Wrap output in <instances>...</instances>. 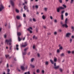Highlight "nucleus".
Returning a JSON list of instances; mask_svg holds the SVG:
<instances>
[{
    "mask_svg": "<svg viewBox=\"0 0 74 74\" xmlns=\"http://www.w3.org/2000/svg\"><path fill=\"white\" fill-rule=\"evenodd\" d=\"M5 42L7 43V44H8L11 45V42H12V39L11 38L9 40H6Z\"/></svg>",
    "mask_w": 74,
    "mask_h": 74,
    "instance_id": "obj_1",
    "label": "nucleus"
},
{
    "mask_svg": "<svg viewBox=\"0 0 74 74\" xmlns=\"http://www.w3.org/2000/svg\"><path fill=\"white\" fill-rule=\"evenodd\" d=\"M65 24H63L62 25V27H65L66 28H67L68 26L67 25V18H66L65 21Z\"/></svg>",
    "mask_w": 74,
    "mask_h": 74,
    "instance_id": "obj_2",
    "label": "nucleus"
},
{
    "mask_svg": "<svg viewBox=\"0 0 74 74\" xmlns=\"http://www.w3.org/2000/svg\"><path fill=\"white\" fill-rule=\"evenodd\" d=\"M27 45V43L26 42H25L23 44H22L21 45V47H25Z\"/></svg>",
    "mask_w": 74,
    "mask_h": 74,
    "instance_id": "obj_3",
    "label": "nucleus"
},
{
    "mask_svg": "<svg viewBox=\"0 0 74 74\" xmlns=\"http://www.w3.org/2000/svg\"><path fill=\"white\" fill-rule=\"evenodd\" d=\"M31 30H33L32 27H30L27 29L28 31H29L30 33H32V31H31Z\"/></svg>",
    "mask_w": 74,
    "mask_h": 74,
    "instance_id": "obj_4",
    "label": "nucleus"
},
{
    "mask_svg": "<svg viewBox=\"0 0 74 74\" xmlns=\"http://www.w3.org/2000/svg\"><path fill=\"white\" fill-rule=\"evenodd\" d=\"M3 9H4V7H3V5L2 4L1 5L0 7V12L2 10H3Z\"/></svg>",
    "mask_w": 74,
    "mask_h": 74,
    "instance_id": "obj_5",
    "label": "nucleus"
},
{
    "mask_svg": "<svg viewBox=\"0 0 74 74\" xmlns=\"http://www.w3.org/2000/svg\"><path fill=\"white\" fill-rule=\"evenodd\" d=\"M70 35H71V34L70 33H67L66 34V37H69Z\"/></svg>",
    "mask_w": 74,
    "mask_h": 74,
    "instance_id": "obj_6",
    "label": "nucleus"
},
{
    "mask_svg": "<svg viewBox=\"0 0 74 74\" xmlns=\"http://www.w3.org/2000/svg\"><path fill=\"white\" fill-rule=\"evenodd\" d=\"M10 3L11 4V5L12 6V7H14V2L13 1L11 0L10 1Z\"/></svg>",
    "mask_w": 74,
    "mask_h": 74,
    "instance_id": "obj_7",
    "label": "nucleus"
},
{
    "mask_svg": "<svg viewBox=\"0 0 74 74\" xmlns=\"http://www.w3.org/2000/svg\"><path fill=\"white\" fill-rule=\"evenodd\" d=\"M18 45H16V48H14L15 49H16V50H17V51H18V50H19V48H18Z\"/></svg>",
    "mask_w": 74,
    "mask_h": 74,
    "instance_id": "obj_8",
    "label": "nucleus"
},
{
    "mask_svg": "<svg viewBox=\"0 0 74 74\" xmlns=\"http://www.w3.org/2000/svg\"><path fill=\"white\" fill-rule=\"evenodd\" d=\"M21 70L23 71H24V70H25V67H24V66H21Z\"/></svg>",
    "mask_w": 74,
    "mask_h": 74,
    "instance_id": "obj_9",
    "label": "nucleus"
},
{
    "mask_svg": "<svg viewBox=\"0 0 74 74\" xmlns=\"http://www.w3.org/2000/svg\"><path fill=\"white\" fill-rule=\"evenodd\" d=\"M60 66H58L54 67V69H58Z\"/></svg>",
    "mask_w": 74,
    "mask_h": 74,
    "instance_id": "obj_10",
    "label": "nucleus"
},
{
    "mask_svg": "<svg viewBox=\"0 0 74 74\" xmlns=\"http://www.w3.org/2000/svg\"><path fill=\"white\" fill-rule=\"evenodd\" d=\"M60 10H64V8L62 7V6H60L59 7Z\"/></svg>",
    "mask_w": 74,
    "mask_h": 74,
    "instance_id": "obj_11",
    "label": "nucleus"
},
{
    "mask_svg": "<svg viewBox=\"0 0 74 74\" xmlns=\"http://www.w3.org/2000/svg\"><path fill=\"white\" fill-rule=\"evenodd\" d=\"M42 18L43 19H44H44H45L46 18V17H45V16L43 15L42 16Z\"/></svg>",
    "mask_w": 74,
    "mask_h": 74,
    "instance_id": "obj_12",
    "label": "nucleus"
},
{
    "mask_svg": "<svg viewBox=\"0 0 74 74\" xmlns=\"http://www.w3.org/2000/svg\"><path fill=\"white\" fill-rule=\"evenodd\" d=\"M60 9L59 8L57 9V11L58 12H60Z\"/></svg>",
    "mask_w": 74,
    "mask_h": 74,
    "instance_id": "obj_13",
    "label": "nucleus"
},
{
    "mask_svg": "<svg viewBox=\"0 0 74 74\" xmlns=\"http://www.w3.org/2000/svg\"><path fill=\"white\" fill-rule=\"evenodd\" d=\"M17 35L18 36H20L21 35V33L20 32H17Z\"/></svg>",
    "mask_w": 74,
    "mask_h": 74,
    "instance_id": "obj_14",
    "label": "nucleus"
},
{
    "mask_svg": "<svg viewBox=\"0 0 74 74\" xmlns=\"http://www.w3.org/2000/svg\"><path fill=\"white\" fill-rule=\"evenodd\" d=\"M54 61L55 62H56L57 61V58H54Z\"/></svg>",
    "mask_w": 74,
    "mask_h": 74,
    "instance_id": "obj_15",
    "label": "nucleus"
},
{
    "mask_svg": "<svg viewBox=\"0 0 74 74\" xmlns=\"http://www.w3.org/2000/svg\"><path fill=\"white\" fill-rule=\"evenodd\" d=\"M16 18L17 19H20V17L18 16H16Z\"/></svg>",
    "mask_w": 74,
    "mask_h": 74,
    "instance_id": "obj_16",
    "label": "nucleus"
},
{
    "mask_svg": "<svg viewBox=\"0 0 74 74\" xmlns=\"http://www.w3.org/2000/svg\"><path fill=\"white\" fill-rule=\"evenodd\" d=\"M50 62L52 64H53V61L52 60H50Z\"/></svg>",
    "mask_w": 74,
    "mask_h": 74,
    "instance_id": "obj_17",
    "label": "nucleus"
},
{
    "mask_svg": "<svg viewBox=\"0 0 74 74\" xmlns=\"http://www.w3.org/2000/svg\"><path fill=\"white\" fill-rule=\"evenodd\" d=\"M18 40L19 41H21V40H22L21 38H20V37L19 36H18Z\"/></svg>",
    "mask_w": 74,
    "mask_h": 74,
    "instance_id": "obj_18",
    "label": "nucleus"
},
{
    "mask_svg": "<svg viewBox=\"0 0 74 74\" xmlns=\"http://www.w3.org/2000/svg\"><path fill=\"white\" fill-rule=\"evenodd\" d=\"M63 14L61 15V19L62 20H63Z\"/></svg>",
    "mask_w": 74,
    "mask_h": 74,
    "instance_id": "obj_19",
    "label": "nucleus"
},
{
    "mask_svg": "<svg viewBox=\"0 0 74 74\" xmlns=\"http://www.w3.org/2000/svg\"><path fill=\"white\" fill-rule=\"evenodd\" d=\"M49 63H48V61H47L45 62V65H48Z\"/></svg>",
    "mask_w": 74,
    "mask_h": 74,
    "instance_id": "obj_20",
    "label": "nucleus"
},
{
    "mask_svg": "<svg viewBox=\"0 0 74 74\" xmlns=\"http://www.w3.org/2000/svg\"><path fill=\"white\" fill-rule=\"evenodd\" d=\"M33 39H34V38H35V39H37V37H36V36L34 35L33 36Z\"/></svg>",
    "mask_w": 74,
    "mask_h": 74,
    "instance_id": "obj_21",
    "label": "nucleus"
},
{
    "mask_svg": "<svg viewBox=\"0 0 74 74\" xmlns=\"http://www.w3.org/2000/svg\"><path fill=\"white\" fill-rule=\"evenodd\" d=\"M30 66L31 67H32V68H34V67H35V66L34 65H33L32 64H30Z\"/></svg>",
    "mask_w": 74,
    "mask_h": 74,
    "instance_id": "obj_22",
    "label": "nucleus"
},
{
    "mask_svg": "<svg viewBox=\"0 0 74 74\" xmlns=\"http://www.w3.org/2000/svg\"><path fill=\"white\" fill-rule=\"evenodd\" d=\"M62 6L63 7V8H66V5L64 4Z\"/></svg>",
    "mask_w": 74,
    "mask_h": 74,
    "instance_id": "obj_23",
    "label": "nucleus"
},
{
    "mask_svg": "<svg viewBox=\"0 0 74 74\" xmlns=\"http://www.w3.org/2000/svg\"><path fill=\"white\" fill-rule=\"evenodd\" d=\"M29 49V48L28 47H27L26 48H25V49H24V51H27V49Z\"/></svg>",
    "mask_w": 74,
    "mask_h": 74,
    "instance_id": "obj_24",
    "label": "nucleus"
},
{
    "mask_svg": "<svg viewBox=\"0 0 74 74\" xmlns=\"http://www.w3.org/2000/svg\"><path fill=\"white\" fill-rule=\"evenodd\" d=\"M69 41H70V43H71V42H72V41H73V39L70 38Z\"/></svg>",
    "mask_w": 74,
    "mask_h": 74,
    "instance_id": "obj_25",
    "label": "nucleus"
},
{
    "mask_svg": "<svg viewBox=\"0 0 74 74\" xmlns=\"http://www.w3.org/2000/svg\"><path fill=\"white\" fill-rule=\"evenodd\" d=\"M74 1V0H71L70 3L71 4H73V2Z\"/></svg>",
    "mask_w": 74,
    "mask_h": 74,
    "instance_id": "obj_26",
    "label": "nucleus"
},
{
    "mask_svg": "<svg viewBox=\"0 0 74 74\" xmlns=\"http://www.w3.org/2000/svg\"><path fill=\"white\" fill-rule=\"evenodd\" d=\"M71 29H72L73 31H74V26H72L71 27Z\"/></svg>",
    "mask_w": 74,
    "mask_h": 74,
    "instance_id": "obj_27",
    "label": "nucleus"
},
{
    "mask_svg": "<svg viewBox=\"0 0 74 74\" xmlns=\"http://www.w3.org/2000/svg\"><path fill=\"white\" fill-rule=\"evenodd\" d=\"M16 11L17 13H18V12H19V10H18V9H16Z\"/></svg>",
    "mask_w": 74,
    "mask_h": 74,
    "instance_id": "obj_28",
    "label": "nucleus"
},
{
    "mask_svg": "<svg viewBox=\"0 0 74 74\" xmlns=\"http://www.w3.org/2000/svg\"><path fill=\"white\" fill-rule=\"evenodd\" d=\"M36 72L37 73H40V70H39V69H37L36 71Z\"/></svg>",
    "mask_w": 74,
    "mask_h": 74,
    "instance_id": "obj_29",
    "label": "nucleus"
},
{
    "mask_svg": "<svg viewBox=\"0 0 74 74\" xmlns=\"http://www.w3.org/2000/svg\"><path fill=\"white\" fill-rule=\"evenodd\" d=\"M5 56L6 58H8V57H9V55H5Z\"/></svg>",
    "mask_w": 74,
    "mask_h": 74,
    "instance_id": "obj_30",
    "label": "nucleus"
},
{
    "mask_svg": "<svg viewBox=\"0 0 74 74\" xmlns=\"http://www.w3.org/2000/svg\"><path fill=\"white\" fill-rule=\"evenodd\" d=\"M59 1L60 3H62V0H58Z\"/></svg>",
    "mask_w": 74,
    "mask_h": 74,
    "instance_id": "obj_31",
    "label": "nucleus"
},
{
    "mask_svg": "<svg viewBox=\"0 0 74 74\" xmlns=\"http://www.w3.org/2000/svg\"><path fill=\"white\" fill-rule=\"evenodd\" d=\"M12 46H11L10 47V50H11L12 49Z\"/></svg>",
    "mask_w": 74,
    "mask_h": 74,
    "instance_id": "obj_32",
    "label": "nucleus"
},
{
    "mask_svg": "<svg viewBox=\"0 0 74 74\" xmlns=\"http://www.w3.org/2000/svg\"><path fill=\"white\" fill-rule=\"evenodd\" d=\"M26 53H26V51H25L23 53V55H26Z\"/></svg>",
    "mask_w": 74,
    "mask_h": 74,
    "instance_id": "obj_33",
    "label": "nucleus"
},
{
    "mask_svg": "<svg viewBox=\"0 0 74 74\" xmlns=\"http://www.w3.org/2000/svg\"><path fill=\"white\" fill-rule=\"evenodd\" d=\"M59 70L60 72H62V71H63V70L61 68H60Z\"/></svg>",
    "mask_w": 74,
    "mask_h": 74,
    "instance_id": "obj_34",
    "label": "nucleus"
},
{
    "mask_svg": "<svg viewBox=\"0 0 74 74\" xmlns=\"http://www.w3.org/2000/svg\"><path fill=\"white\" fill-rule=\"evenodd\" d=\"M57 53H59V52H60V50H59V49H58L57 50Z\"/></svg>",
    "mask_w": 74,
    "mask_h": 74,
    "instance_id": "obj_35",
    "label": "nucleus"
},
{
    "mask_svg": "<svg viewBox=\"0 0 74 74\" xmlns=\"http://www.w3.org/2000/svg\"><path fill=\"white\" fill-rule=\"evenodd\" d=\"M34 58H32L31 59V62H33V61L34 60Z\"/></svg>",
    "mask_w": 74,
    "mask_h": 74,
    "instance_id": "obj_36",
    "label": "nucleus"
},
{
    "mask_svg": "<svg viewBox=\"0 0 74 74\" xmlns=\"http://www.w3.org/2000/svg\"><path fill=\"white\" fill-rule=\"evenodd\" d=\"M33 21H34V22H36V19L34 18H33Z\"/></svg>",
    "mask_w": 74,
    "mask_h": 74,
    "instance_id": "obj_37",
    "label": "nucleus"
},
{
    "mask_svg": "<svg viewBox=\"0 0 74 74\" xmlns=\"http://www.w3.org/2000/svg\"><path fill=\"white\" fill-rule=\"evenodd\" d=\"M7 71H8V73H9L10 72V69H8Z\"/></svg>",
    "mask_w": 74,
    "mask_h": 74,
    "instance_id": "obj_38",
    "label": "nucleus"
},
{
    "mask_svg": "<svg viewBox=\"0 0 74 74\" xmlns=\"http://www.w3.org/2000/svg\"><path fill=\"white\" fill-rule=\"evenodd\" d=\"M64 12V11H62L61 12V15H63V14Z\"/></svg>",
    "mask_w": 74,
    "mask_h": 74,
    "instance_id": "obj_39",
    "label": "nucleus"
},
{
    "mask_svg": "<svg viewBox=\"0 0 74 74\" xmlns=\"http://www.w3.org/2000/svg\"><path fill=\"white\" fill-rule=\"evenodd\" d=\"M23 17H24V18L26 17V14H23Z\"/></svg>",
    "mask_w": 74,
    "mask_h": 74,
    "instance_id": "obj_40",
    "label": "nucleus"
},
{
    "mask_svg": "<svg viewBox=\"0 0 74 74\" xmlns=\"http://www.w3.org/2000/svg\"><path fill=\"white\" fill-rule=\"evenodd\" d=\"M42 74H44V73L45 72V71H44V70H42Z\"/></svg>",
    "mask_w": 74,
    "mask_h": 74,
    "instance_id": "obj_41",
    "label": "nucleus"
},
{
    "mask_svg": "<svg viewBox=\"0 0 74 74\" xmlns=\"http://www.w3.org/2000/svg\"><path fill=\"white\" fill-rule=\"evenodd\" d=\"M63 49V47H61L59 48L60 49Z\"/></svg>",
    "mask_w": 74,
    "mask_h": 74,
    "instance_id": "obj_42",
    "label": "nucleus"
},
{
    "mask_svg": "<svg viewBox=\"0 0 74 74\" xmlns=\"http://www.w3.org/2000/svg\"><path fill=\"white\" fill-rule=\"evenodd\" d=\"M26 6L25 5L24 7V10H26Z\"/></svg>",
    "mask_w": 74,
    "mask_h": 74,
    "instance_id": "obj_43",
    "label": "nucleus"
},
{
    "mask_svg": "<svg viewBox=\"0 0 74 74\" xmlns=\"http://www.w3.org/2000/svg\"><path fill=\"white\" fill-rule=\"evenodd\" d=\"M56 62H55L54 64V67H56Z\"/></svg>",
    "mask_w": 74,
    "mask_h": 74,
    "instance_id": "obj_44",
    "label": "nucleus"
},
{
    "mask_svg": "<svg viewBox=\"0 0 74 74\" xmlns=\"http://www.w3.org/2000/svg\"><path fill=\"white\" fill-rule=\"evenodd\" d=\"M4 37V38H5L7 37V35L5 34Z\"/></svg>",
    "mask_w": 74,
    "mask_h": 74,
    "instance_id": "obj_45",
    "label": "nucleus"
},
{
    "mask_svg": "<svg viewBox=\"0 0 74 74\" xmlns=\"http://www.w3.org/2000/svg\"><path fill=\"white\" fill-rule=\"evenodd\" d=\"M44 9H45V11H47V8H44Z\"/></svg>",
    "mask_w": 74,
    "mask_h": 74,
    "instance_id": "obj_46",
    "label": "nucleus"
},
{
    "mask_svg": "<svg viewBox=\"0 0 74 74\" xmlns=\"http://www.w3.org/2000/svg\"><path fill=\"white\" fill-rule=\"evenodd\" d=\"M64 54L63 53H62L61 55V56H64Z\"/></svg>",
    "mask_w": 74,
    "mask_h": 74,
    "instance_id": "obj_47",
    "label": "nucleus"
},
{
    "mask_svg": "<svg viewBox=\"0 0 74 74\" xmlns=\"http://www.w3.org/2000/svg\"><path fill=\"white\" fill-rule=\"evenodd\" d=\"M67 15H68V13H65V16H67Z\"/></svg>",
    "mask_w": 74,
    "mask_h": 74,
    "instance_id": "obj_48",
    "label": "nucleus"
},
{
    "mask_svg": "<svg viewBox=\"0 0 74 74\" xmlns=\"http://www.w3.org/2000/svg\"><path fill=\"white\" fill-rule=\"evenodd\" d=\"M54 34L55 35H56V34H57V32H55L54 33Z\"/></svg>",
    "mask_w": 74,
    "mask_h": 74,
    "instance_id": "obj_49",
    "label": "nucleus"
},
{
    "mask_svg": "<svg viewBox=\"0 0 74 74\" xmlns=\"http://www.w3.org/2000/svg\"><path fill=\"white\" fill-rule=\"evenodd\" d=\"M36 8H38V5H36L35 6Z\"/></svg>",
    "mask_w": 74,
    "mask_h": 74,
    "instance_id": "obj_50",
    "label": "nucleus"
},
{
    "mask_svg": "<svg viewBox=\"0 0 74 74\" xmlns=\"http://www.w3.org/2000/svg\"><path fill=\"white\" fill-rule=\"evenodd\" d=\"M54 22H55V23H56L57 22V20H54Z\"/></svg>",
    "mask_w": 74,
    "mask_h": 74,
    "instance_id": "obj_51",
    "label": "nucleus"
},
{
    "mask_svg": "<svg viewBox=\"0 0 74 74\" xmlns=\"http://www.w3.org/2000/svg\"><path fill=\"white\" fill-rule=\"evenodd\" d=\"M68 53H71V51H68Z\"/></svg>",
    "mask_w": 74,
    "mask_h": 74,
    "instance_id": "obj_52",
    "label": "nucleus"
},
{
    "mask_svg": "<svg viewBox=\"0 0 74 74\" xmlns=\"http://www.w3.org/2000/svg\"><path fill=\"white\" fill-rule=\"evenodd\" d=\"M9 66H8V64H7V67L8 68Z\"/></svg>",
    "mask_w": 74,
    "mask_h": 74,
    "instance_id": "obj_53",
    "label": "nucleus"
},
{
    "mask_svg": "<svg viewBox=\"0 0 74 74\" xmlns=\"http://www.w3.org/2000/svg\"><path fill=\"white\" fill-rule=\"evenodd\" d=\"M72 38H74V35L72 36H71Z\"/></svg>",
    "mask_w": 74,
    "mask_h": 74,
    "instance_id": "obj_54",
    "label": "nucleus"
},
{
    "mask_svg": "<svg viewBox=\"0 0 74 74\" xmlns=\"http://www.w3.org/2000/svg\"><path fill=\"white\" fill-rule=\"evenodd\" d=\"M50 19H53V18L52 17V16H50Z\"/></svg>",
    "mask_w": 74,
    "mask_h": 74,
    "instance_id": "obj_55",
    "label": "nucleus"
},
{
    "mask_svg": "<svg viewBox=\"0 0 74 74\" xmlns=\"http://www.w3.org/2000/svg\"><path fill=\"white\" fill-rule=\"evenodd\" d=\"M27 74H30V72L29 71L27 72Z\"/></svg>",
    "mask_w": 74,
    "mask_h": 74,
    "instance_id": "obj_56",
    "label": "nucleus"
},
{
    "mask_svg": "<svg viewBox=\"0 0 74 74\" xmlns=\"http://www.w3.org/2000/svg\"><path fill=\"white\" fill-rule=\"evenodd\" d=\"M33 49H35V46L34 45L33 46Z\"/></svg>",
    "mask_w": 74,
    "mask_h": 74,
    "instance_id": "obj_57",
    "label": "nucleus"
},
{
    "mask_svg": "<svg viewBox=\"0 0 74 74\" xmlns=\"http://www.w3.org/2000/svg\"><path fill=\"white\" fill-rule=\"evenodd\" d=\"M27 69V66H26V67L25 68V69Z\"/></svg>",
    "mask_w": 74,
    "mask_h": 74,
    "instance_id": "obj_58",
    "label": "nucleus"
},
{
    "mask_svg": "<svg viewBox=\"0 0 74 74\" xmlns=\"http://www.w3.org/2000/svg\"><path fill=\"white\" fill-rule=\"evenodd\" d=\"M61 25H63V22L62 21L61 22Z\"/></svg>",
    "mask_w": 74,
    "mask_h": 74,
    "instance_id": "obj_59",
    "label": "nucleus"
},
{
    "mask_svg": "<svg viewBox=\"0 0 74 74\" xmlns=\"http://www.w3.org/2000/svg\"><path fill=\"white\" fill-rule=\"evenodd\" d=\"M72 54H74V51H72Z\"/></svg>",
    "mask_w": 74,
    "mask_h": 74,
    "instance_id": "obj_60",
    "label": "nucleus"
},
{
    "mask_svg": "<svg viewBox=\"0 0 74 74\" xmlns=\"http://www.w3.org/2000/svg\"><path fill=\"white\" fill-rule=\"evenodd\" d=\"M59 32H62V30H61V29H59Z\"/></svg>",
    "mask_w": 74,
    "mask_h": 74,
    "instance_id": "obj_61",
    "label": "nucleus"
},
{
    "mask_svg": "<svg viewBox=\"0 0 74 74\" xmlns=\"http://www.w3.org/2000/svg\"><path fill=\"white\" fill-rule=\"evenodd\" d=\"M38 57H39V56H40V54L38 53Z\"/></svg>",
    "mask_w": 74,
    "mask_h": 74,
    "instance_id": "obj_62",
    "label": "nucleus"
},
{
    "mask_svg": "<svg viewBox=\"0 0 74 74\" xmlns=\"http://www.w3.org/2000/svg\"><path fill=\"white\" fill-rule=\"evenodd\" d=\"M32 21V18H30L29 19V21Z\"/></svg>",
    "mask_w": 74,
    "mask_h": 74,
    "instance_id": "obj_63",
    "label": "nucleus"
},
{
    "mask_svg": "<svg viewBox=\"0 0 74 74\" xmlns=\"http://www.w3.org/2000/svg\"><path fill=\"white\" fill-rule=\"evenodd\" d=\"M21 26V24H20V25L18 26V27H19Z\"/></svg>",
    "mask_w": 74,
    "mask_h": 74,
    "instance_id": "obj_64",
    "label": "nucleus"
}]
</instances>
